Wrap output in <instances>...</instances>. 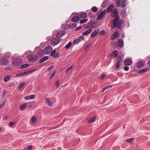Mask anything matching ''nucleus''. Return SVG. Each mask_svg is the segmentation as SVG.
I'll return each mask as SVG.
<instances>
[{"instance_id":"nucleus-31","label":"nucleus","mask_w":150,"mask_h":150,"mask_svg":"<svg viewBox=\"0 0 150 150\" xmlns=\"http://www.w3.org/2000/svg\"><path fill=\"white\" fill-rule=\"evenodd\" d=\"M80 41V40L78 38L77 39H76L75 40L73 41V44L74 45L78 43Z\"/></svg>"},{"instance_id":"nucleus-27","label":"nucleus","mask_w":150,"mask_h":150,"mask_svg":"<svg viewBox=\"0 0 150 150\" xmlns=\"http://www.w3.org/2000/svg\"><path fill=\"white\" fill-rule=\"evenodd\" d=\"M149 70L148 68H145L138 71L139 73H143Z\"/></svg>"},{"instance_id":"nucleus-10","label":"nucleus","mask_w":150,"mask_h":150,"mask_svg":"<svg viewBox=\"0 0 150 150\" xmlns=\"http://www.w3.org/2000/svg\"><path fill=\"white\" fill-rule=\"evenodd\" d=\"M119 57L120 59L118 60L116 65V69H118L120 67V65L122 63V59L121 57L118 56Z\"/></svg>"},{"instance_id":"nucleus-33","label":"nucleus","mask_w":150,"mask_h":150,"mask_svg":"<svg viewBox=\"0 0 150 150\" xmlns=\"http://www.w3.org/2000/svg\"><path fill=\"white\" fill-rule=\"evenodd\" d=\"M91 43H88L85 48V50H87L91 46Z\"/></svg>"},{"instance_id":"nucleus-44","label":"nucleus","mask_w":150,"mask_h":150,"mask_svg":"<svg viewBox=\"0 0 150 150\" xmlns=\"http://www.w3.org/2000/svg\"><path fill=\"white\" fill-rule=\"evenodd\" d=\"M73 67V66L71 65L70 67L67 70H66V72L67 73L69 71L70 69H72Z\"/></svg>"},{"instance_id":"nucleus-17","label":"nucleus","mask_w":150,"mask_h":150,"mask_svg":"<svg viewBox=\"0 0 150 150\" xmlns=\"http://www.w3.org/2000/svg\"><path fill=\"white\" fill-rule=\"evenodd\" d=\"M137 67L138 68H141L144 65V62H138L137 63Z\"/></svg>"},{"instance_id":"nucleus-32","label":"nucleus","mask_w":150,"mask_h":150,"mask_svg":"<svg viewBox=\"0 0 150 150\" xmlns=\"http://www.w3.org/2000/svg\"><path fill=\"white\" fill-rule=\"evenodd\" d=\"M76 26V23H74L71 24L69 26V28H75Z\"/></svg>"},{"instance_id":"nucleus-13","label":"nucleus","mask_w":150,"mask_h":150,"mask_svg":"<svg viewBox=\"0 0 150 150\" xmlns=\"http://www.w3.org/2000/svg\"><path fill=\"white\" fill-rule=\"evenodd\" d=\"M28 105V103H25L22 104L19 108V110L22 111L27 107Z\"/></svg>"},{"instance_id":"nucleus-23","label":"nucleus","mask_w":150,"mask_h":150,"mask_svg":"<svg viewBox=\"0 0 150 150\" xmlns=\"http://www.w3.org/2000/svg\"><path fill=\"white\" fill-rule=\"evenodd\" d=\"M31 121L33 124H35L37 122L36 117L35 116H33L31 119Z\"/></svg>"},{"instance_id":"nucleus-4","label":"nucleus","mask_w":150,"mask_h":150,"mask_svg":"<svg viewBox=\"0 0 150 150\" xmlns=\"http://www.w3.org/2000/svg\"><path fill=\"white\" fill-rule=\"evenodd\" d=\"M60 40L57 37L53 38L51 40V44L53 45H57L60 42Z\"/></svg>"},{"instance_id":"nucleus-24","label":"nucleus","mask_w":150,"mask_h":150,"mask_svg":"<svg viewBox=\"0 0 150 150\" xmlns=\"http://www.w3.org/2000/svg\"><path fill=\"white\" fill-rule=\"evenodd\" d=\"M118 52L117 50H115L112 52V55L113 57H116L118 54Z\"/></svg>"},{"instance_id":"nucleus-18","label":"nucleus","mask_w":150,"mask_h":150,"mask_svg":"<svg viewBox=\"0 0 150 150\" xmlns=\"http://www.w3.org/2000/svg\"><path fill=\"white\" fill-rule=\"evenodd\" d=\"M45 100L47 105L50 106H52L53 105V103L48 98H45Z\"/></svg>"},{"instance_id":"nucleus-54","label":"nucleus","mask_w":150,"mask_h":150,"mask_svg":"<svg viewBox=\"0 0 150 150\" xmlns=\"http://www.w3.org/2000/svg\"><path fill=\"white\" fill-rule=\"evenodd\" d=\"M53 66H52L49 67L48 69V71H50V70H51V69H53Z\"/></svg>"},{"instance_id":"nucleus-62","label":"nucleus","mask_w":150,"mask_h":150,"mask_svg":"<svg viewBox=\"0 0 150 150\" xmlns=\"http://www.w3.org/2000/svg\"><path fill=\"white\" fill-rule=\"evenodd\" d=\"M7 116L5 117V119H7Z\"/></svg>"},{"instance_id":"nucleus-64","label":"nucleus","mask_w":150,"mask_h":150,"mask_svg":"<svg viewBox=\"0 0 150 150\" xmlns=\"http://www.w3.org/2000/svg\"><path fill=\"white\" fill-rule=\"evenodd\" d=\"M88 26H86V28H88Z\"/></svg>"},{"instance_id":"nucleus-26","label":"nucleus","mask_w":150,"mask_h":150,"mask_svg":"<svg viewBox=\"0 0 150 150\" xmlns=\"http://www.w3.org/2000/svg\"><path fill=\"white\" fill-rule=\"evenodd\" d=\"M48 59V57L47 56L45 57H43L41 59L40 61V63H42V62H44L45 61L47 60Z\"/></svg>"},{"instance_id":"nucleus-39","label":"nucleus","mask_w":150,"mask_h":150,"mask_svg":"<svg viewBox=\"0 0 150 150\" xmlns=\"http://www.w3.org/2000/svg\"><path fill=\"white\" fill-rule=\"evenodd\" d=\"M121 1H116V5L118 7H119L120 6Z\"/></svg>"},{"instance_id":"nucleus-50","label":"nucleus","mask_w":150,"mask_h":150,"mask_svg":"<svg viewBox=\"0 0 150 150\" xmlns=\"http://www.w3.org/2000/svg\"><path fill=\"white\" fill-rule=\"evenodd\" d=\"M124 69L125 70L127 71L129 70V68L127 66H125L124 67Z\"/></svg>"},{"instance_id":"nucleus-3","label":"nucleus","mask_w":150,"mask_h":150,"mask_svg":"<svg viewBox=\"0 0 150 150\" xmlns=\"http://www.w3.org/2000/svg\"><path fill=\"white\" fill-rule=\"evenodd\" d=\"M106 13V11L105 10L102 11H99L98 13L99 15L97 18V19L100 20L102 18L105 16Z\"/></svg>"},{"instance_id":"nucleus-7","label":"nucleus","mask_w":150,"mask_h":150,"mask_svg":"<svg viewBox=\"0 0 150 150\" xmlns=\"http://www.w3.org/2000/svg\"><path fill=\"white\" fill-rule=\"evenodd\" d=\"M22 62V60L20 59H15L13 61V64L14 65L18 66L21 64Z\"/></svg>"},{"instance_id":"nucleus-48","label":"nucleus","mask_w":150,"mask_h":150,"mask_svg":"<svg viewBox=\"0 0 150 150\" xmlns=\"http://www.w3.org/2000/svg\"><path fill=\"white\" fill-rule=\"evenodd\" d=\"M14 123L13 122H11L9 124V125L10 126H13V125H14Z\"/></svg>"},{"instance_id":"nucleus-35","label":"nucleus","mask_w":150,"mask_h":150,"mask_svg":"<svg viewBox=\"0 0 150 150\" xmlns=\"http://www.w3.org/2000/svg\"><path fill=\"white\" fill-rule=\"evenodd\" d=\"M26 84V82L22 83L20 84L19 88L20 89H21Z\"/></svg>"},{"instance_id":"nucleus-40","label":"nucleus","mask_w":150,"mask_h":150,"mask_svg":"<svg viewBox=\"0 0 150 150\" xmlns=\"http://www.w3.org/2000/svg\"><path fill=\"white\" fill-rule=\"evenodd\" d=\"M59 80H57L55 83V86L57 87H58L59 86Z\"/></svg>"},{"instance_id":"nucleus-8","label":"nucleus","mask_w":150,"mask_h":150,"mask_svg":"<svg viewBox=\"0 0 150 150\" xmlns=\"http://www.w3.org/2000/svg\"><path fill=\"white\" fill-rule=\"evenodd\" d=\"M65 33V32L64 30L60 31L57 33L56 37L57 38L60 39V38L64 35Z\"/></svg>"},{"instance_id":"nucleus-16","label":"nucleus","mask_w":150,"mask_h":150,"mask_svg":"<svg viewBox=\"0 0 150 150\" xmlns=\"http://www.w3.org/2000/svg\"><path fill=\"white\" fill-rule=\"evenodd\" d=\"M99 31V29L95 30L94 32L92 33L91 34V37L92 38L97 36Z\"/></svg>"},{"instance_id":"nucleus-21","label":"nucleus","mask_w":150,"mask_h":150,"mask_svg":"<svg viewBox=\"0 0 150 150\" xmlns=\"http://www.w3.org/2000/svg\"><path fill=\"white\" fill-rule=\"evenodd\" d=\"M96 116L91 118L90 120L88 121V123H91L94 122L96 120Z\"/></svg>"},{"instance_id":"nucleus-5","label":"nucleus","mask_w":150,"mask_h":150,"mask_svg":"<svg viewBox=\"0 0 150 150\" xmlns=\"http://www.w3.org/2000/svg\"><path fill=\"white\" fill-rule=\"evenodd\" d=\"M52 50V48L50 46L46 47L43 50V52L45 54H49Z\"/></svg>"},{"instance_id":"nucleus-46","label":"nucleus","mask_w":150,"mask_h":150,"mask_svg":"<svg viewBox=\"0 0 150 150\" xmlns=\"http://www.w3.org/2000/svg\"><path fill=\"white\" fill-rule=\"evenodd\" d=\"M32 148H33V147H32V146H27V149L28 150H31V149H32Z\"/></svg>"},{"instance_id":"nucleus-15","label":"nucleus","mask_w":150,"mask_h":150,"mask_svg":"<svg viewBox=\"0 0 150 150\" xmlns=\"http://www.w3.org/2000/svg\"><path fill=\"white\" fill-rule=\"evenodd\" d=\"M114 5L113 4H111L107 8V10H106V12L107 11L108 13H109L111 12L114 8Z\"/></svg>"},{"instance_id":"nucleus-57","label":"nucleus","mask_w":150,"mask_h":150,"mask_svg":"<svg viewBox=\"0 0 150 150\" xmlns=\"http://www.w3.org/2000/svg\"><path fill=\"white\" fill-rule=\"evenodd\" d=\"M5 95V94L4 93H3L2 95V97H3V98L4 97Z\"/></svg>"},{"instance_id":"nucleus-58","label":"nucleus","mask_w":150,"mask_h":150,"mask_svg":"<svg viewBox=\"0 0 150 150\" xmlns=\"http://www.w3.org/2000/svg\"><path fill=\"white\" fill-rule=\"evenodd\" d=\"M148 64L149 65V67H150V60L149 61L148 63Z\"/></svg>"},{"instance_id":"nucleus-11","label":"nucleus","mask_w":150,"mask_h":150,"mask_svg":"<svg viewBox=\"0 0 150 150\" xmlns=\"http://www.w3.org/2000/svg\"><path fill=\"white\" fill-rule=\"evenodd\" d=\"M124 21L121 20L119 21L118 23L117 27L120 29H121L122 28V26L124 25Z\"/></svg>"},{"instance_id":"nucleus-9","label":"nucleus","mask_w":150,"mask_h":150,"mask_svg":"<svg viewBox=\"0 0 150 150\" xmlns=\"http://www.w3.org/2000/svg\"><path fill=\"white\" fill-rule=\"evenodd\" d=\"M119 36V33L118 32H116L114 33L111 36V40H113L118 38Z\"/></svg>"},{"instance_id":"nucleus-37","label":"nucleus","mask_w":150,"mask_h":150,"mask_svg":"<svg viewBox=\"0 0 150 150\" xmlns=\"http://www.w3.org/2000/svg\"><path fill=\"white\" fill-rule=\"evenodd\" d=\"M56 73V71H54L52 73V75H51V76L50 77L49 79H50L51 78H52L54 76V75Z\"/></svg>"},{"instance_id":"nucleus-28","label":"nucleus","mask_w":150,"mask_h":150,"mask_svg":"<svg viewBox=\"0 0 150 150\" xmlns=\"http://www.w3.org/2000/svg\"><path fill=\"white\" fill-rule=\"evenodd\" d=\"M88 20L87 19H83L81 20L80 21V23L81 24L85 23L87 22Z\"/></svg>"},{"instance_id":"nucleus-43","label":"nucleus","mask_w":150,"mask_h":150,"mask_svg":"<svg viewBox=\"0 0 150 150\" xmlns=\"http://www.w3.org/2000/svg\"><path fill=\"white\" fill-rule=\"evenodd\" d=\"M35 97V95H32L30 96V99H34Z\"/></svg>"},{"instance_id":"nucleus-12","label":"nucleus","mask_w":150,"mask_h":150,"mask_svg":"<svg viewBox=\"0 0 150 150\" xmlns=\"http://www.w3.org/2000/svg\"><path fill=\"white\" fill-rule=\"evenodd\" d=\"M132 61L130 59H126L125 60L124 64L126 65H130L132 63Z\"/></svg>"},{"instance_id":"nucleus-60","label":"nucleus","mask_w":150,"mask_h":150,"mask_svg":"<svg viewBox=\"0 0 150 150\" xmlns=\"http://www.w3.org/2000/svg\"><path fill=\"white\" fill-rule=\"evenodd\" d=\"M125 12V11H121V13H123Z\"/></svg>"},{"instance_id":"nucleus-38","label":"nucleus","mask_w":150,"mask_h":150,"mask_svg":"<svg viewBox=\"0 0 150 150\" xmlns=\"http://www.w3.org/2000/svg\"><path fill=\"white\" fill-rule=\"evenodd\" d=\"M97 8L96 7H93L92 8V11L94 12L97 11Z\"/></svg>"},{"instance_id":"nucleus-41","label":"nucleus","mask_w":150,"mask_h":150,"mask_svg":"<svg viewBox=\"0 0 150 150\" xmlns=\"http://www.w3.org/2000/svg\"><path fill=\"white\" fill-rule=\"evenodd\" d=\"M71 43H69L68 44L66 45L65 46V47H66L67 48V49H68L71 46Z\"/></svg>"},{"instance_id":"nucleus-6","label":"nucleus","mask_w":150,"mask_h":150,"mask_svg":"<svg viewBox=\"0 0 150 150\" xmlns=\"http://www.w3.org/2000/svg\"><path fill=\"white\" fill-rule=\"evenodd\" d=\"M8 62V60L6 58H3L0 60V64L2 65H6Z\"/></svg>"},{"instance_id":"nucleus-25","label":"nucleus","mask_w":150,"mask_h":150,"mask_svg":"<svg viewBox=\"0 0 150 150\" xmlns=\"http://www.w3.org/2000/svg\"><path fill=\"white\" fill-rule=\"evenodd\" d=\"M11 77L10 75H7L5 76L4 78V81L5 82H7L9 80Z\"/></svg>"},{"instance_id":"nucleus-56","label":"nucleus","mask_w":150,"mask_h":150,"mask_svg":"<svg viewBox=\"0 0 150 150\" xmlns=\"http://www.w3.org/2000/svg\"><path fill=\"white\" fill-rule=\"evenodd\" d=\"M10 69H11L10 68H9V67L6 68V70H10Z\"/></svg>"},{"instance_id":"nucleus-20","label":"nucleus","mask_w":150,"mask_h":150,"mask_svg":"<svg viewBox=\"0 0 150 150\" xmlns=\"http://www.w3.org/2000/svg\"><path fill=\"white\" fill-rule=\"evenodd\" d=\"M92 31V30L91 29H90L88 30H86L85 32L83 33L82 35H88Z\"/></svg>"},{"instance_id":"nucleus-1","label":"nucleus","mask_w":150,"mask_h":150,"mask_svg":"<svg viewBox=\"0 0 150 150\" xmlns=\"http://www.w3.org/2000/svg\"><path fill=\"white\" fill-rule=\"evenodd\" d=\"M111 15L113 17H115L113 20V25L112 26V28H114L117 25V22L119 19L117 10L114 9L111 13Z\"/></svg>"},{"instance_id":"nucleus-53","label":"nucleus","mask_w":150,"mask_h":150,"mask_svg":"<svg viewBox=\"0 0 150 150\" xmlns=\"http://www.w3.org/2000/svg\"><path fill=\"white\" fill-rule=\"evenodd\" d=\"M59 56V54L58 53H57L54 56V58H56L58 57Z\"/></svg>"},{"instance_id":"nucleus-47","label":"nucleus","mask_w":150,"mask_h":150,"mask_svg":"<svg viewBox=\"0 0 150 150\" xmlns=\"http://www.w3.org/2000/svg\"><path fill=\"white\" fill-rule=\"evenodd\" d=\"M24 99L26 100H30V96H27L25 97Z\"/></svg>"},{"instance_id":"nucleus-2","label":"nucleus","mask_w":150,"mask_h":150,"mask_svg":"<svg viewBox=\"0 0 150 150\" xmlns=\"http://www.w3.org/2000/svg\"><path fill=\"white\" fill-rule=\"evenodd\" d=\"M37 70V69H34L31 70H29L24 72H22L17 74L16 75V76H23L25 74H27L33 73Z\"/></svg>"},{"instance_id":"nucleus-61","label":"nucleus","mask_w":150,"mask_h":150,"mask_svg":"<svg viewBox=\"0 0 150 150\" xmlns=\"http://www.w3.org/2000/svg\"><path fill=\"white\" fill-rule=\"evenodd\" d=\"M116 1H121V0H116Z\"/></svg>"},{"instance_id":"nucleus-51","label":"nucleus","mask_w":150,"mask_h":150,"mask_svg":"<svg viewBox=\"0 0 150 150\" xmlns=\"http://www.w3.org/2000/svg\"><path fill=\"white\" fill-rule=\"evenodd\" d=\"M81 26H79L76 28L75 30H79L81 29Z\"/></svg>"},{"instance_id":"nucleus-30","label":"nucleus","mask_w":150,"mask_h":150,"mask_svg":"<svg viewBox=\"0 0 150 150\" xmlns=\"http://www.w3.org/2000/svg\"><path fill=\"white\" fill-rule=\"evenodd\" d=\"M126 2L125 0H124L122 1L121 3V6L122 8L125 7L126 6Z\"/></svg>"},{"instance_id":"nucleus-14","label":"nucleus","mask_w":150,"mask_h":150,"mask_svg":"<svg viewBox=\"0 0 150 150\" xmlns=\"http://www.w3.org/2000/svg\"><path fill=\"white\" fill-rule=\"evenodd\" d=\"M118 44L120 47H122L123 46L124 42L122 39H119L118 41Z\"/></svg>"},{"instance_id":"nucleus-63","label":"nucleus","mask_w":150,"mask_h":150,"mask_svg":"<svg viewBox=\"0 0 150 150\" xmlns=\"http://www.w3.org/2000/svg\"><path fill=\"white\" fill-rule=\"evenodd\" d=\"M1 127H0V132L1 131Z\"/></svg>"},{"instance_id":"nucleus-52","label":"nucleus","mask_w":150,"mask_h":150,"mask_svg":"<svg viewBox=\"0 0 150 150\" xmlns=\"http://www.w3.org/2000/svg\"><path fill=\"white\" fill-rule=\"evenodd\" d=\"M105 33V31H104L103 30H102V31H101L99 33V34L100 35H103Z\"/></svg>"},{"instance_id":"nucleus-59","label":"nucleus","mask_w":150,"mask_h":150,"mask_svg":"<svg viewBox=\"0 0 150 150\" xmlns=\"http://www.w3.org/2000/svg\"><path fill=\"white\" fill-rule=\"evenodd\" d=\"M32 105H29V108H31L32 107Z\"/></svg>"},{"instance_id":"nucleus-34","label":"nucleus","mask_w":150,"mask_h":150,"mask_svg":"<svg viewBox=\"0 0 150 150\" xmlns=\"http://www.w3.org/2000/svg\"><path fill=\"white\" fill-rule=\"evenodd\" d=\"M29 64H24V65H23L22 66H21L20 67V68L21 69H22L25 68H26L28 67L29 66Z\"/></svg>"},{"instance_id":"nucleus-55","label":"nucleus","mask_w":150,"mask_h":150,"mask_svg":"<svg viewBox=\"0 0 150 150\" xmlns=\"http://www.w3.org/2000/svg\"><path fill=\"white\" fill-rule=\"evenodd\" d=\"M105 74H103L101 77V79H103L105 77Z\"/></svg>"},{"instance_id":"nucleus-22","label":"nucleus","mask_w":150,"mask_h":150,"mask_svg":"<svg viewBox=\"0 0 150 150\" xmlns=\"http://www.w3.org/2000/svg\"><path fill=\"white\" fill-rule=\"evenodd\" d=\"M80 16L82 18H85L87 17V14L86 12H82L80 14Z\"/></svg>"},{"instance_id":"nucleus-36","label":"nucleus","mask_w":150,"mask_h":150,"mask_svg":"<svg viewBox=\"0 0 150 150\" xmlns=\"http://www.w3.org/2000/svg\"><path fill=\"white\" fill-rule=\"evenodd\" d=\"M112 87V86L110 85V86H107L105 87V88H103V91H102V93H103L104 91H105L107 89H108V88H110Z\"/></svg>"},{"instance_id":"nucleus-42","label":"nucleus","mask_w":150,"mask_h":150,"mask_svg":"<svg viewBox=\"0 0 150 150\" xmlns=\"http://www.w3.org/2000/svg\"><path fill=\"white\" fill-rule=\"evenodd\" d=\"M56 52V50H54L51 53L50 55L51 56H52L55 55V53Z\"/></svg>"},{"instance_id":"nucleus-29","label":"nucleus","mask_w":150,"mask_h":150,"mask_svg":"<svg viewBox=\"0 0 150 150\" xmlns=\"http://www.w3.org/2000/svg\"><path fill=\"white\" fill-rule=\"evenodd\" d=\"M133 141L134 139L131 138L130 139H127L126 140V142L129 143H131V142H132Z\"/></svg>"},{"instance_id":"nucleus-49","label":"nucleus","mask_w":150,"mask_h":150,"mask_svg":"<svg viewBox=\"0 0 150 150\" xmlns=\"http://www.w3.org/2000/svg\"><path fill=\"white\" fill-rule=\"evenodd\" d=\"M5 103V101H4V102L2 103L0 105V108L3 107L4 105V104Z\"/></svg>"},{"instance_id":"nucleus-45","label":"nucleus","mask_w":150,"mask_h":150,"mask_svg":"<svg viewBox=\"0 0 150 150\" xmlns=\"http://www.w3.org/2000/svg\"><path fill=\"white\" fill-rule=\"evenodd\" d=\"M78 38L80 41L81 40H84V37L83 36H81L79 37Z\"/></svg>"},{"instance_id":"nucleus-19","label":"nucleus","mask_w":150,"mask_h":150,"mask_svg":"<svg viewBox=\"0 0 150 150\" xmlns=\"http://www.w3.org/2000/svg\"><path fill=\"white\" fill-rule=\"evenodd\" d=\"M80 20V17L79 16L74 17L71 19V21L74 22H77Z\"/></svg>"}]
</instances>
